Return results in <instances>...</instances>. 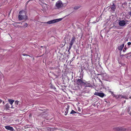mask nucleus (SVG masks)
<instances>
[{
	"label": "nucleus",
	"instance_id": "nucleus-13",
	"mask_svg": "<svg viewBox=\"0 0 131 131\" xmlns=\"http://www.w3.org/2000/svg\"><path fill=\"white\" fill-rule=\"evenodd\" d=\"M92 98L91 100V101H98L99 100V99L97 97L94 96H92Z\"/></svg>",
	"mask_w": 131,
	"mask_h": 131
},
{
	"label": "nucleus",
	"instance_id": "nucleus-6",
	"mask_svg": "<svg viewBox=\"0 0 131 131\" xmlns=\"http://www.w3.org/2000/svg\"><path fill=\"white\" fill-rule=\"evenodd\" d=\"M110 8L111 9L110 11L111 12H113L115 10L116 7L114 3L113 2L112 4L111 5L109 9Z\"/></svg>",
	"mask_w": 131,
	"mask_h": 131
},
{
	"label": "nucleus",
	"instance_id": "nucleus-45",
	"mask_svg": "<svg viewBox=\"0 0 131 131\" xmlns=\"http://www.w3.org/2000/svg\"><path fill=\"white\" fill-rule=\"evenodd\" d=\"M101 74H97V75H101Z\"/></svg>",
	"mask_w": 131,
	"mask_h": 131
},
{
	"label": "nucleus",
	"instance_id": "nucleus-49",
	"mask_svg": "<svg viewBox=\"0 0 131 131\" xmlns=\"http://www.w3.org/2000/svg\"><path fill=\"white\" fill-rule=\"evenodd\" d=\"M129 98L130 99H131V96L129 97Z\"/></svg>",
	"mask_w": 131,
	"mask_h": 131
},
{
	"label": "nucleus",
	"instance_id": "nucleus-44",
	"mask_svg": "<svg viewBox=\"0 0 131 131\" xmlns=\"http://www.w3.org/2000/svg\"><path fill=\"white\" fill-rule=\"evenodd\" d=\"M125 57H126L127 58L128 57V56H127V55H125Z\"/></svg>",
	"mask_w": 131,
	"mask_h": 131
},
{
	"label": "nucleus",
	"instance_id": "nucleus-14",
	"mask_svg": "<svg viewBox=\"0 0 131 131\" xmlns=\"http://www.w3.org/2000/svg\"><path fill=\"white\" fill-rule=\"evenodd\" d=\"M124 44H122L121 45L119 46L118 47V49L119 50H120L121 51L120 54H121V52L124 46Z\"/></svg>",
	"mask_w": 131,
	"mask_h": 131
},
{
	"label": "nucleus",
	"instance_id": "nucleus-36",
	"mask_svg": "<svg viewBox=\"0 0 131 131\" xmlns=\"http://www.w3.org/2000/svg\"><path fill=\"white\" fill-rule=\"evenodd\" d=\"M54 75L56 77V78H57L58 77V76L55 74H54Z\"/></svg>",
	"mask_w": 131,
	"mask_h": 131
},
{
	"label": "nucleus",
	"instance_id": "nucleus-53",
	"mask_svg": "<svg viewBox=\"0 0 131 131\" xmlns=\"http://www.w3.org/2000/svg\"><path fill=\"white\" fill-rule=\"evenodd\" d=\"M41 0H39V1H41Z\"/></svg>",
	"mask_w": 131,
	"mask_h": 131
},
{
	"label": "nucleus",
	"instance_id": "nucleus-31",
	"mask_svg": "<svg viewBox=\"0 0 131 131\" xmlns=\"http://www.w3.org/2000/svg\"><path fill=\"white\" fill-rule=\"evenodd\" d=\"M23 12V10H21L20 11V12H19V14H22V12Z\"/></svg>",
	"mask_w": 131,
	"mask_h": 131
},
{
	"label": "nucleus",
	"instance_id": "nucleus-50",
	"mask_svg": "<svg viewBox=\"0 0 131 131\" xmlns=\"http://www.w3.org/2000/svg\"><path fill=\"white\" fill-rule=\"evenodd\" d=\"M83 69H82H82L81 70H81H83Z\"/></svg>",
	"mask_w": 131,
	"mask_h": 131
},
{
	"label": "nucleus",
	"instance_id": "nucleus-55",
	"mask_svg": "<svg viewBox=\"0 0 131 131\" xmlns=\"http://www.w3.org/2000/svg\"><path fill=\"white\" fill-rule=\"evenodd\" d=\"M52 1H54V0H52Z\"/></svg>",
	"mask_w": 131,
	"mask_h": 131
},
{
	"label": "nucleus",
	"instance_id": "nucleus-17",
	"mask_svg": "<svg viewBox=\"0 0 131 131\" xmlns=\"http://www.w3.org/2000/svg\"><path fill=\"white\" fill-rule=\"evenodd\" d=\"M5 109L7 110H9L10 108L9 105L8 103L6 104L5 105Z\"/></svg>",
	"mask_w": 131,
	"mask_h": 131
},
{
	"label": "nucleus",
	"instance_id": "nucleus-40",
	"mask_svg": "<svg viewBox=\"0 0 131 131\" xmlns=\"http://www.w3.org/2000/svg\"><path fill=\"white\" fill-rule=\"evenodd\" d=\"M121 54L120 56H122V57H123V56H125V55H124V54L121 55V54Z\"/></svg>",
	"mask_w": 131,
	"mask_h": 131
},
{
	"label": "nucleus",
	"instance_id": "nucleus-42",
	"mask_svg": "<svg viewBox=\"0 0 131 131\" xmlns=\"http://www.w3.org/2000/svg\"><path fill=\"white\" fill-rule=\"evenodd\" d=\"M2 4H3V3H1V4H0V6H2Z\"/></svg>",
	"mask_w": 131,
	"mask_h": 131
},
{
	"label": "nucleus",
	"instance_id": "nucleus-27",
	"mask_svg": "<svg viewBox=\"0 0 131 131\" xmlns=\"http://www.w3.org/2000/svg\"><path fill=\"white\" fill-rule=\"evenodd\" d=\"M126 49H127L126 47L125 46L124 47V49L123 50V52H125L126 51Z\"/></svg>",
	"mask_w": 131,
	"mask_h": 131
},
{
	"label": "nucleus",
	"instance_id": "nucleus-34",
	"mask_svg": "<svg viewBox=\"0 0 131 131\" xmlns=\"http://www.w3.org/2000/svg\"><path fill=\"white\" fill-rule=\"evenodd\" d=\"M16 24H20V23H21V24H22V23H21L20 22H16Z\"/></svg>",
	"mask_w": 131,
	"mask_h": 131
},
{
	"label": "nucleus",
	"instance_id": "nucleus-52",
	"mask_svg": "<svg viewBox=\"0 0 131 131\" xmlns=\"http://www.w3.org/2000/svg\"><path fill=\"white\" fill-rule=\"evenodd\" d=\"M4 101H3V103H4Z\"/></svg>",
	"mask_w": 131,
	"mask_h": 131
},
{
	"label": "nucleus",
	"instance_id": "nucleus-48",
	"mask_svg": "<svg viewBox=\"0 0 131 131\" xmlns=\"http://www.w3.org/2000/svg\"><path fill=\"white\" fill-rule=\"evenodd\" d=\"M105 102H106V103H107V102L105 100Z\"/></svg>",
	"mask_w": 131,
	"mask_h": 131
},
{
	"label": "nucleus",
	"instance_id": "nucleus-16",
	"mask_svg": "<svg viewBox=\"0 0 131 131\" xmlns=\"http://www.w3.org/2000/svg\"><path fill=\"white\" fill-rule=\"evenodd\" d=\"M69 106H67V108H66V110H65L64 111H65V114H64L65 115H66L67 114L68 112V110L69 109Z\"/></svg>",
	"mask_w": 131,
	"mask_h": 131
},
{
	"label": "nucleus",
	"instance_id": "nucleus-11",
	"mask_svg": "<svg viewBox=\"0 0 131 131\" xmlns=\"http://www.w3.org/2000/svg\"><path fill=\"white\" fill-rule=\"evenodd\" d=\"M118 24L120 26H123L126 24V23L125 21L124 20H121L119 22Z\"/></svg>",
	"mask_w": 131,
	"mask_h": 131
},
{
	"label": "nucleus",
	"instance_id": "nucleus-7",
	"mask_svg": "<svg viewBox=\"0 0 131 131\" xmlns=\"http://www.w3.org/2000/svg\"><path fill=\"white\" fill-rule=\"evenodd\" d=\"M101 76L102 78V79L106 81H107L108 80L109 77L106 73L101 74Z\"/></svg>",
	"mask_w": 131,
	"mask_h": 131
},
{
	"label": "nucleus",
	"instance_id": "nucleus-23",
	"mask_svg": "<svg viewBox=\"0 0 131 131\" xmlns=\"http://www.w3.org/2000/svg\"><path fill=\"white\" fill-rule=\"evenodd\" d=\"M27 26H28L27 24L26 23H25L24 24V26H23V27H27Z\"/></svg>",
	"mask_w": 131,
	"mask_h": 131
},
{
	"label": "nucleus",
	"instance_id": "nucleus-29",
	"mask_svg": "<svg viewBox=\"0 0 131 131\" xmlns=\"http://www.w3.org/2000/svg\"><path fill=\"white\" fill-rule=\"evenodd\" d=\"M50 88L52 89H56V88L53 86L52 85H51L50 86Z\"/></svg>",
	"mask_w": 131,
	"mask_h": 131
},
{
	"label": "nucleus",
	"instance_id": "nucleus-15",
	"mask_svg": "<svg viewBox=\"0 0 131 131\" xmlns=\"http://www.w3.org/2000/svg\"><path fill=\"white\" fill-rule=\"evenodd\" d=\"M66 38V37H65L63 39V40L62 41V42H63V43H62L61 45L62 46V47H63L64 46L66 45V41L65 40V39Z\"/></svg>",
	"mask_w": 131,
	"mask_h": 131
},
{
	"label": "nucleus",
	"instance_id": "nucleus-39",
	"mask_svg": "<svg viewBox=\"0 0 131 131\" xmlns=\"http://www.w3.org/2000/svg\"><path fill=\"white\" fill-rule=\"evenodd\" d=\"M87 68H86L85 67H84V68H83V69H85L86 70H87V69H88Z\"/></svg>",
	"mask_w": 131,
	"mask_h": 131
},
{
	"label": "nucleus",
	"instance_id": "nucleus-41",
	"mask_svg": "<svg viewBox=\"0 0 131 131\" xmlns=\"http://www.w3.org/2000/svg\"><path fill=\"white\" fill-rule=\"evenodd\" d=\"M78 111H81V110H80V108H78Z\"/></svg>",
	"mask_w": 131,
	"mask_h": 131
},
{
	"label": "nucleus",
	"instance_id": "nucleus-8",
	"mask_svg": "<svg viewBox=\"0 0 131 131\" xmlns=\"http://www.w3.org/2000/svg\"><path fill=\"white\" fill-rule=\"evenodd\" d=\"M94 94L95 95L101 97H103L104 96H106V95L103 93H100L99 92H95Z\"/></svg>",
	"mask_w": 131,
	"mask_h": 131
},
{
	"label": "nucleus",
	"instance_id": "nucleus-26",
	"mask_svg": "<svg viewBox=\"0 0 131 131\" xmlns=\"http://www.w3.org/2000/svg\"><path fill=\"white\" fill-rule=\"evenodd\" d=\"M131 109V107L129 106L127 109V112H129Z\"/></svg>",
	"mask_w": 131,
	"mask_h": 131
},
{
	"label": "nucleus",
	"instance_id": "nucleus-30",
	"mask_svg": "<svg viewBox=\"0 0 131 131\" xmlns=\"http://www.w3.org/2000/svg\"><path fill=\"white\" fill-rule=\"evenodd\" d=\"M15 104L16 105H18V104L19 102L17 101H16L15 102Z\"/></svg>",
	"mask_w": 131,
	"mask_h": 131
},
{
	"label": "nucleus",
	"instance_id": "nucleus-20",
	"mask_svg": "<svg viewBox=\"0 0 131 131\" xmlns=\"http://www.w3.org/2000/svg\"><path fill=\"white\" fill-rule=\"evenodd\" d=\"M121 96H122V95H116V96H115V97L116 99H118L120 98Z\"/></svg>",
	"mask_w": 131,
	"mask_h": 131
},
{
	"label": "nucleus",
	"instance_id": "nucleus-32",
	"mask_svg": "<svg viewBox=\"0 0 131 131\" xmlns=\"http://www.w3.org/2000/svg\"><path fill=\"white\" fill-rule=\"evenodd\" d=\"M131 44V43L130 42H128L127 43V44H128V45H130Z\"/></svg>",
	"mask_w": 131,
	"mask_h": 131
},
{
	"label": "nucleus",
	"instance_id": "nucleus-2",
	"mask_svg": "<svg viewBox=\"0 0 131 131\" xmlns=\"http://www.w3.org/2000/svg\"><path fill=\"white\" fill-rule=\"evenodd\" d=\"M62 18L58 19L53 20L47 22H45L42 23L45 24H52L54 23H55L60 21L62 20Z\"/></svg>",
	"mask_w": 131,
	"mask_h": 131
},
{
	"label": "nucleus",
	"instance_id": "nucleus-46",
	"mask_svg": "<svg viewBox=\"0 0 131 131\" xmlns=\"http://www.w3.org/2000/svg\"><path fill=\"white\" fill-rule=\"evenodd\" d=\"M11 108H14L13 107V106H12L11 107Z\"/></svg>",
	"mask_w": 131,
	"mask_h": 131
},
{
	"label": "nucleus",
	"instance_id": "nucleus-28",
	"mask_svg": "<svg viewBox=\"0 0 131 131\" xmlns=\"http://www.w3.org/2000/svg\"><path fill=\"white\" fill-rule=\"evenodd\" d=\"M22 55L24 56H29L30 57V56L28 54H25V53H23V54H22Z\"/></svg>",
	"mask_w": 131,
	"mask_h": 131
},
{
	"label": "nucleus",
	"instance_id": "nucleus-10",
	"mask_svg": "<svg viewBox=\"0 0 131 131\" xmlns=\"http://www.w3.org/2000/svg\"><path fill=\"white\" fill-rule=\"evenodd\" d=\"M5 127L7 130H9L10 131H14V129L13 128L9 126H5Z\"/></svg>",
	"mask_w": 131,
	"mask_h": 131
},
{
	"label": "nucleus",
	"instance_id": "nucleus-38",
	"mask_svg": "<svg viewBox=\"0 0 131 131\" xmlns=\"http://www.w3.org/2000/svg\"><path fill=\"white\" fill-rule=\"evenodd\" d=\"M30 1V0H29L28 1L26 2V4H27Z\"/></svg>",
	"mask_w": 131,
	"mask_h": 131
},
{
	"label": "nucleus",
	"instance_id": "nucleus-3",
	"mask_svg": "<svg viewBox=\"0 0 131 131\" xmlns=\"http://www.w3.org/2000/svg\"><path fill=\"white\" fill-rule=\"evenodd\" d=\"M56 6L57 9L61 8L63 6V4L61 1H59L56 3Z\"/></svg>",
	"mask_w": 131,
	"mask_h": 131
},
{
	"label": "nucleus",
	"instance_id": "nucleus-19",
	"mask_svg": "<svg viewBox=\"0 0 131 131\" xmlns=\"http://www.w3.org/2000/svg\"><path fill=\"white\" fill-rule=\"evenodd\" d=\"M109 92L111 93V94L113 97H115V96H116V95L114 94V93L112 92L111 91H109Z\"/></svg>",
	"mask_w": 131,
	"mask_h": 131
},
{
	"label": "nucleus",
	"instance_id": "nucleus-18",
	"mask_svg": "<svg viewBox=\"0 0 131 131\" xmlns=\"http://www.w3.org/2000/svg\"><path fill=\"white\" fill-rule=\"evenodd\" d=\"M8 101L9 103L10 104L12 105L13 102H14V101L11 99H9L8 100Z\"/></svg>",
	"mask_w": 131,
	"mask_h": 131
},
{
	"label": "nucleus",
	"instance_id": "nucleus-4",
	"mask_svg": "<svg viewBox=\"0 0 131 131\" xmlns=\"http://www.w3.org/2000/svg\"><path fill=\"white\" fill-rule=\"evenodd\" d=\"M76 39V38L74 36L72 38L70 41L68 52H69L71 49L72 45L73 44V43L75 42Z\"/></svg>",
	"mask_w": 131,
	"mask_h": 131
},
{
	"label": "nucleus",
	"instance_id": "nucleus-54",
	"mask_svg": "<svg viewBox=\"0 0 131 131\" xmlns=\"http://www.w3.org/2000/svg\"><path fill=\"white\" fill-rule=\"evenodd\" d=\"M41 0H39V1H41Z\"/></svg>",
	"mask_w": 131,
	"mask_h": 131
},
{
	"label": "nucleus",
	"instance_id": "nucleus-24",
	"mask_svg": "<svg viewBox=\"0 0 131 131\" xmlns=\"http://www.w3.org/2000/svg\"><path fill=\"white\" fill-rule=\"evenodd\" d=\"M127 2H125L122 4V5H124V6L125 7L127 5Z\"/></svg>",
	"mask_w": 131,
	"mask_h": 131
},
{
	"label": "nucleus",
	"instance_id": "nucleus-5",
	"mask_svg": "<svg viewBox=\"0 0 131 131\" xmlns=\"http://www.w3.org/2000/svg\"><path fill=\"white\" fill-rule=\"evenodd\" d=\"M18 20L19 21L22 20L24 19L25 21L28 19V16L25 15H19L18 16Z\"/></svg>",
	"mask_w": 131,
	"mask_h": 131
},
{
	"label": "nucleus",
	"instance_id": "nucleus-1",
	"mask_svg": "<svg viewBox=\"0 0 131 131\" xmlns=\"http://www.w3.org/2000/svg\"><path fill=\"white\" fill-rule=\"evenodd\" d=\"M76 83L79 86H84L85 84L84 81L85 80H83L81 78L80 79H76Z\"/></svg>",
	"mask_w": 131,
	"mask_h": 131
},
{
	"label": "nucleus",
	"instance_id": "nucleus-47",
	"mask_svg": "<svg viewBox=\"0 0 131 131\" xmlns=\"http://www.w3.org/2000/svg\"><path fill=\"white\" fill-rule=\"evenodd\" d=\"M42 47H43V46H40V48H42Z\"/></svg>",
	"mask_w": 131,
	"mask_h": 131
},
{
	"label": "nucleus",
	"instance_id": "nucleus-22",
	"mask_svg": "<svg viewBox=\"0 0 131 131\" xmlns=\"http://www.w3.org/2000/svg\"><path fill=\"white\" fill-rule=\"evenodd\" d=\"M80 8V6H75L74 8V9L75 10H77Z\"/></svg>",
	"mask_w": 131,
	"mask_h": 131
},
{
	"label": "nucleus",
	"instance_id": "nucleus-51",
	"mask_svg": "<svg viewBox=\"0 0 131 131\" xmlns=\"http://www.w3.org/2000/svg\"><path fill=\"white\" fill-rule=\"evenodd\" d=\"M125 102H126L125 100L124 101V102L125 103Z\"/></svg>",
	"mask_w": 131,
	"mask_h": 131
},
{
	"label": "nucleus",
	"instance_id": "nucleus-12",
	"mask_svg": "<svg viewBox=\"0 0 131 131\" xmlns=\"http://www.w3.org/2000/svg\"><path fill=\"white\" fill-rule=\"evenodd\" d=\"M85 84L84 85V86L86 87H92L93 86L90 83L88 82L84 81Z\"/></svg>",
	"mask_w": 131,
	"mask_h": 131
},
{
	"label": "nucleus",
	"instance_id": "nucleus-25",
	"mask_svg": "<svg viewBox=\"0 0 131 131\" xmlns=\"http://www.w3.org/2000/svg\"><path fill=\"white\" fill-rule=\"evenodd\" d=\"M121 98H125V99H127V97L125 96H122H122H121Z\"/></svg>",
	"mask_w": 131,
	"mask_h": 131
},
{
	"label": "nucleus",
	"instance_id": "nucleus-35",
	"mask_svg": "<svg viewBox=\"0 0 131 131\" xmlns=\"http://www.w3.org/2000/svg\"><path fill=\"white\" fill-rule=\"evenodd\" d=\"M29 117H31L32 116V114L31 113H30L29 115Z\"/></svg>",
	"mask_w": 131,
	"mask_h": 131
},
{
	"label": "nucleus",
	"instance_id": "nucleus-9",
	"mask_svg": "<svg viewBox=\"0 0 131 131\" xmlns=\"http://www.w3.org/2000/svg\"><path fill=\"white\" fill-rule=\"evenodd\" d=\"M114 129L117 131H124L126 130V129L123 127H116Z\"/></svg>",
	"mask_w": 131,
	"mask_h": 131
},
{
	"label": "nucleus",
	"instance_id": "nucleus-37",
	"mask_svg": "<svg viewBox=\"0 0 131 131\" xmlns=\"http://www.w3.org/2000/svg\"><path fill=\"white\" fill-rule=\"evenodd\" d=\"M130 53H131V52H130L128 53H127V54H125V55H128V54H130Z\"/></svg>",
	"mask_w": 131,
	"mask_h": 131
},
{
	"label": "nucleus",
	"instance_id": "nucleus-33",
	"mask_svg": "<svg viewBox=\"0 0 131 131\" xmlns=\"http://www.w3.org/2000/svg\"><path fill=\"white\" fill-rule=\"evenodd\" d=\"M128 14L131 16V11L128 12Z\"/></svg>",
	"mask_w": 131,
	"mask_h": 131
},
{
	"label": "nucleus",
	"instance_id": "nucleus-43",
	"mask_svg": "<svg viewBox=\"0 0 131 131\" xmlns=\"http://www.w3.org/2000/svg\"><path fill=\"white\" fill-rule=\"evenodd\" d=\"M2 102V100L1 99H0V103H1Z\"/></svg>",
	"mask_w": 131,
	"mask_h": 131
},
{
	"label": "nucleus",
	"instance_id": "nucleus-21",
	"mask_svg": "<svg viewBox=\"0 0 131 131\" xmlns=\"http://www.w3.org/2000/svg\"><path fill=\"white\" fill-rule=\"evenodd\" d=\"M77 113L74 110H72L71 112H70V114H73L74 113Z\"/></svg>",
	"mask_w": 131,
	"mask_h": 131
}]
</instances>
